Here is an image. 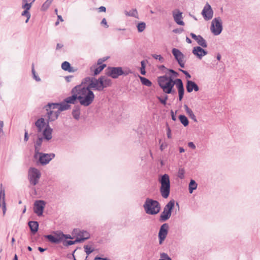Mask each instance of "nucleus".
Wrapping results in <instances>:
<instances>
[{
  "label": "nucleus",
  "instance_id": "f257e3e1",
  "mask_svg": "<svg viewBox=\"0 0 260 260\" xmlns=\"http://www.w3.org/2000/svg\"><path fill=\"white\" fill-rule=\"evenodd\" d=\"M78 95V101L81 105L87 107L93 102L95 95L92 90L93 88L81 87L80 85L75 86Z\"/></svg>",
  "mask_w": 260,
  "mask_h": 260
},
{
  "label": "nucleus",
  "instance_id": "f03ea898",
  "mask_svg": "<svg viewBox=\"0 0 260 260\" xmlns=\"http://www.w3.org/2000/svg\"><path fill=\"white\" fill-rule=\"evenodd\" d=\"M159 86L166 93H174L175 91L173 88L176 84V79L173 80L172 76L167 77L166 75L159 77L158 78Z\"/></svg>",
  "mask_w": 260,
  "mask_h": 260
},
{
  "label": "nucleus",
  "instance_id": "7ed1b4c3",
  "mask_svg": "<svg viewBox=\"0 0 260 260\" xmlns=\"http://www.w3.org/2000/svg\"><path fill=\"white\" fill-rule=\"evenodd\" d=\"M145 212L149 215H156L160 212L161 207L159 203L150 198H147L143 205Z\"/></svg>",
  "mask_w": 260,
  "mask_h": 260
},
{
  "label": "nucleus",
  "instance_id": "20e7f679",
  "mask_svg": "<svg viewBox=\"0 0 260 260\" xmlns=\"http://www.w3.org/2000/svg\"><path fill=\"white\" fill-rule=\"evenodd\" d=\"M159 182L161 184L160 187V194L164 199H167L169 196L170 192V180L169 176L167 174L161 175L159 179Z\"/></svg>",
  "mask_w": 260,
  "mask_h": 260
},
{
  "label": "nucleus",
  "instance_id": "39448f33",
  "mask_svg": "<svg viewBox=\"0 0 260 260\" xmlns=\"http://www.w3.org/2000/svg\"><path fill=\"white\" fill-rule=\"evenodd\" d=\"M175 201L170 200L165 206L164 211L160 214L159 220L160 221H166L168 220L172 214V211L174 208Z\"/></svg>",
  "mask_w": 260,
  "mask_h": 260
},
{
  "label": "nucleus",
  "instance_id": "423d86ee",
  "mask_svg": "<svg viewBox=\"0 0 260 260\" xmlns=\"http://www.w3.org/2000/svg\"><path fill=\"white\" fill-rule=\"evenodd\" d=\"M41 174L40 171L36 168L31 167L28 171V179L30 185H36L39 182Z\"/></svg>",
  "mask_w": 260,
  "mask_h": 260
},
{
  "label": "nucleus",
  "instance_id": "0eeeda50",
  "mask_svg": "<svg viewBox=\"0 0 260 260\" xmlns=\"http://www.w3.org/2000/svg\"><path fill=\"white\" fill-rule=\"evenodd\" d=\"M210 30L215 36H218L221 34L222 30V24L220 17H216L213 19Z\"/></svg>",
  "mask_w": 260,
  "mask_h": 260
},
{
  "label": "nucleus",
  "instance_id": "6e6552de",
  "mask_svg": "<svg viewBox=\"0 0 260 260\" xmlns=\"http://www.w3.org/2000/svg\"><path fill=\"white\" fill-rule=\"evenodd\" d=\"M96 80L97 85L95 90L98 91H103L104 88L110 86L112 84L111 80L105 76H101Z\"/></svg>",
  "mask_w": 260,
  "mask_h": 260
},
{
  "label": "nucleus",
  "instance_id": "1a4fd4ad",
  "mask_svg": "<svg viewBox=\"0 0 260 260\" xmlns=\"http://www.w3.org/2000/svg\"><path fill=\"white\" fill-rule=\"evenodd\" d=\"M97 79L94 77H87L83 78L80 84L81 87H88V88H93L95 90L97 85Z\"/></svg>",
  "mask_w": 260,
  "mask_h": 260
},
{
  "label": "nucleus",
  "instance_id": "9d476101",
  "mask_svg": "<svg viewBox=\"0 0 260 260\" xmlns=\"http://www.w3.org/2000/svg\"><path fill=\"white\" fill-rule=\"evenodd\" d=\"M55 157L54 153H44L42 152L38 154V162H39L42 166L48 164Z\"/></svg>",
  "mask_w": 260,
  "mask_h": 260
},
{
  "label": "nucleus",
  "instance_id": "9b49d317",
  "mask_svg": "<svg viewBox=\"0 0 260 260\" xmlns=\"http://www.w3.org/2000/svg\"><path fill=\"white\" fill-rule=\"evenodd\" d=\"M46 202L43 200H37L34 203V211L39 216L43 215Z\"/></svg>",
  "mask_w": 260,
  "mask_h": 260
},
{
  "label": "nucleus",
  "instance_id": "f8f14e48",
  "mask_svg": "<svg viewBox=\"0 0 260 260\" xmlns=\"http://www.w3.org/2000/svg\"><path fill=\"white\" fill-rule=\"evenodd\" d=\"M201 14L205 20L208 21L212 18L213 11L208 3H207L205 5Z\"/></svg>",
  "mask_w": 260,
  "mask_h": 260
},
{
  "label": "nucleus",
  "instance_id": "ddd939ff",
  "mask_svg": "<svg viewBox=\"0 0 260 260\" xmlns=\"http://www.w3.org/2000/svg\"><path fill=\"white\" fill-rule=\"evenodd\" d=\"M169 230V225L168 223H164L161 225L158 232L159 244H162L163 241L166 239Z\"/></svg>",
  "mask_w": 260,
  "mask_h": 260
},
{
  "label": "nucleus",
  "instance_id": "4468645a",
  "mask_svg": "<svg viewBox=\"0 0 260 260\" xmlns=\"http://www.w3.org/2000/svg\"><path fill=\"white\" fill-rule=\"evenodd\" d=\"M182 14V12L178 9H176L172 11V16L174 21L178 25L184 26L185 25V23L182 20L183 19Z\"/></svg>",
  "mask_w": 260,
  "mask_h": 260
},
{
  "label": "nucleus",
  "instance_id": "2eb2a0df",
  "mask_svg": "<svg viewBox=\"0 0 260 260\" xmlns=\"http://www.w3.org/2000/svg\"><path fill=\"white\" fill-rule=\"evenodd\" d=\"M108 69V75L113 79H116L123 74L121 67H109Z\"/></svg>",
  "mask_w": 260,
  "mask_h": 260
},
{
  "label": "nucleus",
  "instance_id": "dca6fc26",
  "mask_svg": "<svg viewBox=\"0 0 260 260\" xmlns=\"http://www.w3.org/2000/svg\"><path fill=\"white\" fill-rule=\"evenodd\" d=\"M0 207L2 208L3 215H5L6 212L5 192L2 184H0Z\"/></svg>",
  "mask_w": 260,
  "mask_h": 260
},
{
  "label": "nucleus",
  "instance_id": "f3484780",
  "mask_svg": "<svg viewBox=\"0 0 260 260\" xmlns=\"http://www.w3.org/2000/svg\"><path fill=\"white\" fill-rule=\"evenodd\" d=\"M72 95L66 98L64 100L68 104H74L76 101L78 100V95L77 90H76V86L73 87L71 90Z\"/></svg>",
  "mask_w": 260,
  "mask_h": 260
},
{
  "label": "nucleus",
  "instance_id": "a211bd4d",
  "mask_svg": "<svg viewBox=\"0 0 260 260\" xmlns=\"http://www.w3.org/2000/svg\"><path fill=\"white\" fill-rule=\"evenodd\" d=\"M190 36L194 39L200 46L206 48L208 46L206 41L201 35H196L194 33L191 32Z\"/></svg>",
  "mask_w": 260,
  "mask_h": 260
},
{
  "label": "nucleus",
  "instance_id": "6ab92c4d",
  "mask_svg": "<svg viewBox=\"0 0 260 260\" xmlns=\"http://www.w3.org/2000/svg\"><path fill=\"white\" fill-rule=\"evenodd\" d=\"M176 86L177 88L178 91V96L179 100L181 101L184 95V88L183 86V84L181 79H176Z\"/></svg>",
  "mask_w": 260,
  "mask_h": 260
},
{
  "label": "nucleus",
  "instance_id": "aec40b11",
  "mask_svg": "<svg viewBox=\"0 0 260 260\" xmlns=\"http://www.w3.org/2000/svg\"><path fill=\"white\" fill-rule=\"evenodd\" d=\"M192 53L198 58L201 59L204 56L208 54V52L203 49L201 46H197L193 47L192 49Z\"/></svg>",
  "mask_w": 260,
  "mask_h": 260
},
{
  "label": "nucleus",
  "instance_id": "412c9836",
  "mask_svg": "<svg viewBox=\"0 0 260 260\" xmlns=\"http://www.w3.org/2000/svg\"><path fill=\"white\" fill-rule=\"evenodd\" d=\"M44 237L49 242L54 244H58L61 242V238H60V232L55 233V235H47Z\"/></svg>",
  "mask_w": 260,
  "mask_h": 260
},
{
  "label": "nucleus",
  "instance_id": "4be33fe9",
  "mask_svg": "<svg viewBox=\"0 0 260 260\" xmlns=\"http://www.w3.org/2000/svg\"><path fill=\"white\" fill-rule=\"evenodd\" d=\"M186 88L188 93L191 92L193 90L198 91L200 89L196 83L189 80H187L186 81Z\"/></svg>",
  "mask_w": 260,
  "mask_h": 260
},
{
  "label": "nucleus",
  "instance_id": "5701e85b",
  "mask_svg": "<svg viewBox=\"0 0 260 260\" xmlns=\"http://www.w3.org/2000/svg\"><path fill=\"white\" fill-rule=\"evenodd\" d=\"M43 138L42 137H39L37 140L36 142L35 143V154H34V158L35 159H37L38 157V154L40 152L41 147L42 144Z\"/></svg>",
  "mask_w": 260,
  "mask_h": 260
},
{
  "label": "nucleus",
  "instance_id": "b1692460",
  "mask_svg": "<svg viewBox=\"0 0 260 260\" xmlns=\"http://www.w3.org/2000/svg\"><path fill=\"white\" fill-rule=\"evenodd\" d=\"M77 238L79 240V243L82 242L90 238V234L86 231H79L77 233Z\"/></svg>",
  "mask_w": 260,
  "mask_h": 260
},
{
  "label": "nucleus",
  "instance_id": "393cba45",
  "mask_svg": "<svg viewBox=\"0 0 260 260\" xmlns=\"http://www.w3.org/2000/svg\"><path fill=\"white\" fill-rule=\"evenodd\" d=\"M52 129L47 124L43 132L44 138L47 141H49L52 138Z\"/></svg>",
  "mask_w": 260,
  "mask_h": 260
},
{
  "label": "nucleus",
  "instance_id": "a878e982",
  "mask_svg": "<svg viewBox=\"0 0 260 260\" xmlns=\"http://www.w3.org/2000/svg\"><path fill=\"white\" fill-rule=\"evenodd\" d=\"M172 52L177 62L183 60L184 55L179 49L173 48L172 50Z\"/></svg>",
  "mask_w": 260,
  "mask_h": 260
},
{
  "label": "nucleus",
  "instance_id": "bb28decb",
  "mask_svg": "<svg viewBox=\"0 0 260 260\" xmlns=\"http://www.w3.org/2000/svg\"><path fill=\"white\" fill-rule=\"evenodd\" d=\"M47 115H48V122L49 121H54L56 119H57L59 113V112H57V111H54L53 110H50L49 111H47Z\"/></svg>",
  "mask_w": 260,
  "mask_h": 260
},
{
  "label": "nucleus",
  "instance_id": "cd10ccee",
  "mask_svg": "<svg viewBox=\"0 0 260 260\" xmlns=\"http://www.w3.org/2000/svg\"><path fill=\"white\" fill-rule=\"evenodd\" d=\"M31 233L35 234L38 230L39 223L36 221H30L28 223Z\"/></svg>",
  "mask_w": 260,
  "mask_h": 260
},
{
  "label": "nucleus",
  "instance_id": "c85d7f7f",
  "mask_svg": "<svg viewBox=\"0 0 260 260\" xmlns=\"http://www.w3.org/2000/svg\"><path fill=\"white\" fill-rule=\"evenodd\" d=\"M45 120L43 118H40L35 122V125L38 128V132H42L43 127L45 126Z\"/></svg>",
  "mask_w": 260,
  "mask_h": 260
},
{
  "label": "nucleus",
  "instance_id": "c756f323",
  "mask_svg": "<svg viewBox=\"0 0 260 260\" xmlns=\"http://www.w3.org/2000/svg\"><path fill=\"white\" fill-rule=\"evenodd\" d=\"M58 110H57L60 114V112L68 110L70 108V105L68 104L64 100L63 102L58 103Z\"/></svg>",
  "mask_w": 260,
  "mask_h": 260
},
{
  "label": "nucleus",
  "instance_id": "7c9ffc66",
  "mask_svg": "<svg viewBox=\"0 0 260 260\" xmlns=\"http://www.w3.org/2000/svg\"><path fill=\"white\" fill-rule=\"evenodd\" d=\"M61 68L65 71H68L69 72H73L74 71L73 68L71 67L70 63L65 61L61 64Z\"/></svg>",
  "mask_w": 260,
  "mask_h": 260
},
{
  "label": "nucleus",
  "instance_id": "2f4dec72",
  "mask_svg": "<svg viewBox=\"0 0 260 260\" xmlns=\"http://www.w3.org/2000/svg\"><path fill=\"white\" fill-rule=\"evenodd\" d=\"M185 110L189 117L192 119L194 121H197V118L192 111L186 105H184Z\"/></svg>",
  "mask_w": 260,
  "mask_h": 260
},
{
  "label": "nucleus",
  "instance_id": "473e14b6",
  "mask_svg": "<svg viewBox=\"0 0 260 260\" xmlns=\"http://www.w3.org/2000/svg\"><path fill=\"white\" fill-rule=\"evenodd\" d=\"M124 14L126 16L134 17L136 18H138L139 15L136 9H133L129 12L125 11Z\"/></svg>",
  "mask_w": 260,
  "mask_h": 260
},
{
  "label": "nucleus",
  "instance_id": "72a5a7b5",
  "mask_svg": "<svg viewBox=\"0 0 260 260\" xmlns=\"http://www.w3.org/2000/svg\"><path fill=\"white\" fill-rule=\"evenodd\" d=\"M80 107L76 106L72 111V115L73 117L76 120L79 119L80 115Z\"/></svg>",
  "mask_w": 260,
  "mask_h": 260
},
{
  "label": "nucleus",
  "instance_id": "f704fd0d",
  "mask_svg": "<svg viewBox=\"0 0 260 260\" xmlns=\"http://www.w3.org/2000/svg\"><path fill=\"white\" fill-rule=\"evenodd\" d=\"M58 103H48L46 106V110L49 111L50 110H53L54 109L58 110Z\"/></svg>",
  "mask_w": 260,
  "mask_h": 260
},
{
  "label": "nucleus",
  "instance_id": "c9c22d12",
  "mask_svg": "<svg viewBox=\"0 0 260 260\" xmlns=\"http://www.w3.org/2000/svg\"><path fill=\"white\" fill-rule=\"evenodd\" d=\"M142 84L148 87H150L152 85V82L147 78L139 76Z\"/></svg>",
  "mask_w": 260,
  "mask_h": 260
},
{
  "label": "nucleus",
  "instance_id": "e433bc0d",
  "mask_svg": "<svg viewBox=\"0 0 260 260\" xmlns=\"http://www.w3.org/2000/svg\"><path fill=\"white\" fill-rule=\"evenodd\" d=\"M198 184L196 182L191 179L189 184V192L191 193L193 190H195L197 188Z\"/></svg>",
  "mask_w": 260,
  "mask_h": 260
},
{
  "label": "nucleus",
  "instance_id": "4c0bfd02",
  "mask_svg": "<svg viewBox=\"0 0 260 260\" xmlns=\"http://www.w3.org/2000/svg\"><path fill=\"white\" fill-rule=\"evenodd\" d=\"M179 119L181 123L184 126H186L188 125L189 121L187 118L184 115H180Z\"/></svg>",
  "mask_w": 260,
  "mask_h": 260
},
{
  "label": "nucleus",
  "instance_id": "58836bf2",
  "mask_svg": "<svg viewBox=\"0 0 260 260\" xmlns=\"http://www.w3.org/2000/svg\"><path fill=\"white\" fill-rule=\"evenodd\" d=\"M137 27L138 31L139 32H142L146 28V23L144 22H140L137 24Z\"/></svg>",
  "mask_w": 260,
  "mask_h": 260
},
{
  "label": "nucleus",
  "instance_id": "ea45409f",
  "mask_svg": "<svg viewBox=\"0 0 260 260\" xmlns=\"http://www.w3.org/2000/svg\"><path fill=\"white\" fill-rule=\"evenodd\" d=\"M76 243H79V240H78L77 238L75 239V241H71V240H64L63 241V244L65 246H70L73 244H75Z\"/></svg>",
  "mask_w": 260,
  "mask_h": 260
},
{
  "label": "nucleus",
  "instance_id": "a19ab883",
  "mask_svg": "<svg viewBox=\"0 0 260 260\" xmlns=\"http://www.w3.org/2000/svg\"><path fill=\"white\" fill-rule=\"evenodd\" d=\"M106 67L105 64H103L99 67L96 68L94 69L93 71V74L94 75H97L104 69V68Z\"/></svg>",
  "mask_w": 260,
  "mask_h": 260
},
{
  "label": "nucleus",
  "instance_id": "79ce46f5",
  "mask_svg": "<svg viewBox=\"0 0 260 260\" xmlns=\"http://www.w3.org/2000/svg\"><path fill=\"white\" fill-rule=\"evenodd\" d=\"M185 170L184 168H180L179 169L178 171L177 176L180 179H183L184 177Z\"/></svg>",
  "mask_w": 260,
  "mask_h": 260
},
{
  "label": "nucleus",
  "instance_id": "37998d69",
  "mask_svg": "<svg viewBox=\"0 0 260 260\" xmlns=\"http://www.w3.org/2000/svg\"><path fill=\"white\" fill-rule=\"evenodd\" d=\"M32 74L33 75V78L37 82H40L41 81L40 78L37 75L36 73L35 72L34 64H32V69H31Z\"/></svg>",
  "mask_w": 260,
  "mask_h": 260
},
{
  "label": "nucleus",
  "instance_id": "c03bdc74",
  "mask_svg": "<svg viewBox=\"0 0 260 260\" xmlns=\"http://www.w3.org/2000/svg\"><path fill=\"white\" fill-rule=\"evenodd\" d=\"M21 15L22 16H24L25 17H26L27 19L25 21V23H27L29 19H30V14L29 13V12H28V10H24V11L22 12V14H21Z\"/></svg>",
  "mask_w": 260,
  "mask_h": 260
},
{
  "label": "nucleus",
  "instance_id": "a18cd8bd",
  "mask_svg": "<svg viewBox=\"0 0 260 260\" xmlns=\"http://www.w3.org/2000/svg\"><path fill=\"white\" fill-rule=\"evenodd\" d=\"M84 248L87 255H89L94 250L93 249H91V248L88 245H84Z\"/></svg>",
  "mask_w": 260,
  "mask_h": 260
},
{
  "label": "nucleus",
  "instance_id": "49530a36",
  "mask_svg": "<svg viewBox=\"0 0 260 260\" xmlns=\"http://www.w3.org/2000/svg\"><path fill=\"white\" fill-rule=\"evenodd\" d=\"M158 260H172L171 258L166 253L160 254V259Z\"/></svg>",
  "mask_w": 260,
  "mask_h": 260
},
{
  "label": "nucleus",
  "instance_id": "de8ad7c7",
  "mask_svg": "<svg viewBox=\"0 0 260 260\" xmlns=\"http://www.w3.org/2000/svg\"><path fill=\"white\" fill-rule=\"evenodd\" d=\"M53 0H47L43 5L42 6V9L44 10L47 9L51 3L52 2Z\"/></svg>",
  "mask_w": 260,
  "mask_h": 260
},
{
  "label": "nucleus",
  "instance_id": "09e8293b",
  "mask_svg": "<svg viewBox=\"0 0 260 260\" xmlns=\"http://www.w3.org/2000/svg\"><path fill=\"white\" fill-rule=\"evenodd\" d=\"M141 67L140 69L141 74L143 75H145L146 74V71L145 70V61L144 60L142 61L141 62Z\"/></svg>",
  "mask_w": 260,
  "mask_h": 260
},
{
  "label": "nucleus",
  "instance_id": "8fccbe9b",
  "mask_svg": "<svg viewBox=\"0 0 260 260\" xmlns=\"http://www.w3.org/2000/svg\"><path fill=\"white\" fill-rule=\"evenodd\" d=\"M23 2H26V0H23ZM31 3L29 4V3H26L25 4L22 5V8L24 9L25 10L29 11V10L31 8Z\"/></svg>",
  "mask_w": 260,
  "mask_h": 260
},
{
  "label": "nucleus",
  "instance_id": "3c124183",
  "mask_svg": "<svg viewBox=\"0 0 260 260\" xmlns=\"http://www.w3.org/2000/svg\"><path fill=\"white\" fill-rule=\"evenodd\" d=\"M168 96L167 95H166L165 96V98L164 99L159 97V96H158L157 97V99L158 100H159V101L163 105H165L166 104V101L167 100H168Z\"/></svg>",
  "mask_w": 260,
  "mask_h": 260
},
{
  "label": "nucleus",
  "instance_id": "603ef678",
  "mask_svg": "<svg viewBox=\"0 0 260 260\" xmlns=\"http://www.w3.org/2000/svg\"><path fill=\"white\" fill-rule=\"evenodd\" d=\"M152 57L156 59H158L161 62L164 61V58L160 55L152 54Z\"/></svg>",
  "mask_w": 260,
  "mask_h": 260
},
{
  "label": "nucleus",
  "instance_id": "864d4df0",
  "mask_svg": "<svg viewBox=\"0 0 260 260\" xmlns=\"http://www.w3.org/2000/svg\"><path fill=\"white\" fill-rule=\"evenodd\" d=\"M60 238H61V241L64 238L65 239H72V237L70 235H65L62 232H60Z\"/></svg>",
  "mask_w": 260,
  "mask_h": 260
},
{
  "label": "nucleus",
  "instance_id": "5fc2aeb1",
  "mask_svg": "<svg viewBox=\"0 0 260 260\" xmlns=\"http://www.w3.org/2000/svg\"><path fill=\"white\" fill-rule=\"evenodd\" d=\"M167 125V137L169 139H171L172 138L171 137V130L170 127L168 125V123H166Z\"/></svg>",
  "mask_w": 260,
  "mask_h": 260
},
{
  "label": "nucleus",
  "instance_id": "6e6d98bb",
  "mask_svg": "<svg viewBox=\"0 0 260 260\" xmlns=\"http://www.w3.org/2000/svg\"><path fill=\"white\" fill-rule=\"evenodd\" d=\"M179 71L182 72L185 75L186 78H191V75L186 71H185V70H183L182 69H179Z\"/></svg>",
  "mask_w": 260,
  "mask_h": 260
},
{
  "label": "nucleus",
  "instance_id": "4d7b16f0",
  "mask_svg": "<svg viewBox=\"0 0 260 260\" xmlns=\"http://www.w3.org/2000/svg\"><path fill=\"white\" fill-rule=\"evenodd\" d=\"M168 71L172 73V75L175 77H177L179 75L178 73L173 69H169Z\"/></svg>",
  "mask_w": 260,
  "mask_h": 260
},
{
  "label": "nucleus",
  "instance_id": "13d9d810",
  "mask_svg": "<svg viewBox=\"0 0 260 260\" xmlns=\"http://www.w3.org/2000/svg\"><path fill=\"white\" fill-rule=\"evenodd\" d=\"M102 25H104L106 28H108L109 25L107 24L106 19L105 18H103L101 22Z\"/></svg>",
  "mask_w": 260,
  "mask_h": 260
},
{
  "label": "nucleus",
  "instance_id": "bf43d9fd",
  "mask_svg": "<svg viewBox=\"0 0 260 260\" xmlns=\"http://www.w3.org/2000/svg\"><path fill=\"white\" fill-rule=\"evenodd\" d=\"M99 12H105L106 11V8L104 6H101L98 8Z\"/></svg>",
  "mask_w": 260,
  "mask_h": 260
},
{
  "label": "nucleus",
  "instance_id": "052dcab7",
  "mask_svg": "<svg viewBox=\"0 0 260 260\" xmlns=\"http://www.w3.org/2000/svg\"><path fill=\"white\" fill-rule=\"evenodd\" d=\"M188 146L189 147H190L193 149H194L196 148V146L193 142H189L188 143Z\"/></svg>",
  "mask_w": 260,
  "mask_h": 260
},
{
  "label": "nucleus",
  "instance_id": "680f3d73",
  "mask_svg": "<svg viewBox=\"0 0 260 260\" xmlns=\"http://www.w3.org/2000/svg\"><path fill=\"white\" fill-rule=\"evenodd\" d=\"M171 113L172 119L173 121H176V117L175 114H174V112L172 110H171Z\"/></svg>",
  "mask_w": 260,
  "mask_h": 260
},
{
  "label": "nucleus",
  "instance_id": "e2e57ef3",
  "mask_svg": "<svg viewBox=\"0 0 260 260\" xmlns=\"http://www.w3.org/2000/svg\"><path fill=\"white\" fill-rule=\"evenodd\" d=\"M73 77V76H66L65 77V79H66V80L67 81V82H70L71 81V79Z\"/></svg>",
  "mask_w": 260,
  "mask_h": 260
},
{
  "label": "nucleus",
  "instance_id": "0e129e2a",
  "mask_svg": "<svg viewBox=\"0 0 260 260\" xmlns=\"http://www.w3.org/2000/svg\"><path fill=\"white\" fill-rule=\"evenodd\" d=\"M167 146V144H164V143H162L160 146V149L161 151H162L164 149H165V148H166Z\"/></svg>",
  "mask_w": 260,
  "mask_h": 260
},
{
  "label": "nucleus",
  "instance_id": "69168bd1",
  "mask_svg": "<svg viewBox=\"0 0 260 260\" xmlns=\"http://www.w3.org/2000/svg\"><path fill=\"white\" fill-rule=\"evenodd\" d=\"M178 63L181 68H184V62L183 61V60L178 62Z\"/></svg>",
  "mask_w": 260,
  "mask_h": 260
},
{
  "label": "nucleus",
  "instance_id": "338daca9",
  "mask_svg": "<svg viewBox=\"0 0 260 260\" xmlns=\"http://www.w3.org/2000/svg\"><path fill=\"white\" fill-rule=\"evenodd\" d=\"M158 69L161 71H162L163 70H166L168 71V70H169V69H167L164 65H161V66H159Z\"/></svg>",
  "mask_w": 260,
  "mask_h": 260
},
{
  "label": "nucleus",
  "instance_id": "774afa93",
  "mask_svg": "<svg viewBox=\"0 0 260 260\" xmlns=\"http://www.w3.org/2000/svg\"><path fill=\"white\" fill-rule=\"evenodd\" d=\"M94 260H107V258H102L101 257L96 256L94 258Z\"/></svg>",
  "mask_w": 260,
  "mask_h": 260
}]
</instances>
